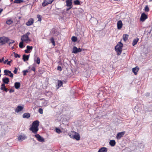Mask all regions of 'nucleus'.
Segmentation results:
<instances>
[{"instance_id":"f257e3e1","label":"nucleus","mask_w":152,"mask_h":152,"mask_svg":"<svg viewBox=\"0 0 152 152\" xmlns=\"http://www.w3.org/2000/svg\"><path fill=\"white\" fill-rule=\"evenodd\" d=\"M123 46V44L120 42L115 47V50L117 53L118 56L120 55L122 52V48Z\"/></svg>"},{"instance_id":"f03ea898","label":"nucleus","mask_w":152,"mask_h":152,"mask_svg":"<svg viewBox=\"0 0 152 152\" xmlns=\"http://www.w3.org/2000/svg\"><path fill=\"white\" fill-rule=\"evenodd\" d=\"M69 135L72 138L79 140L80 139V134L74 131L71 132L69 134Z\"/></svg>"},{"instance_id":"7ed1b4c3","label":"nucleus","mask_w":152,"mask_h":152,"mask_svg":"<svg viewBox=\"0 0 152 152\" xmlns=\"http://www.w3.org/2000/svg\"><path fill=\"white\" fill-rule=\"evenodd\" d=\"M21 39L22 41L25 42L27 43L31 41V39L29 38L28 36L27 35H23L21 36Z\"/></svg>"},{"instance_id":"20e7f679","label":"nucleus","mask_w":152,"mask_h":152,"mask_svg":"<svg viewBox=\"0 0 152 152\" xmlns=\"http://www.w3.org/2000/svg\"><path fill=\"white\" fill-rule=\"evenodd\" d=\"M9 40H10V39L7 37H0V42L1 45L5 44Z\"/></svg>"},{"instance_id":"39448f33","label":"nucleus","mask_w":152,"mask_h":152,"mask_svg":"<svg viewBox=\"0 0 152 152\" xmlns=\"http://www.w3.org/2000/svg\"><path fill=\"white\" fill-rule=\"evenodd\" d=\"M32 136H35L37 138L38 141L40 142H45V139L39 134H36L34 135H33Z\"/></svg>"},{"instance_id":"423d86ee","label":"nucleus","mask_w":152,"mask_h":152,"mask_svg":"<svg viewBox=\"0 0 152 152\" xmlns=\"http://www.w3.org/2000/svg\"><path fill=\"white\" fill-rule=\"evenodd\" d=\"M4 75L6 76H9L11 77H12L13 76V75L10 71L7 69H5L4 70Z\"/></svg>"},{"instance_id":"0eeeda50","label":"nucleus","mask_w":152,"mask_h":152,"mask_svg":"<svg viewBox=\"0 0 152 152\" xmlns=\"http://www.w3.org/2000/svg\"><path fill=\"white\" fill-rule=\"evenodd\" d=\"M38 127H36L31 126L29 130L31 131L34 134H37V133L38 131Z\"/></svg>"},{"instance_id":"6e6552de","label":"nucleus","mask_w":152,"mask_h":152,"mask_svg":"<svg viewBox=\"0 0 152 152\" xmlns=\"http://www.w3.org/2000/svg\"><path fill=\"white\" fill-rule=\"evenodd\" d=\"M82 49L80 48H77L76 47L74 46L73 48V50L72 51V53H77L78 52H80Z\"/></svg>"},{"instance_id":"1a4fd4ad","label":"nucleus","mask_w":152,"mask_h":152,"mask_svg":"<svg viewBox=\"0 0 152 152\" xmlns=\"http://www.w3.org/2000/svg\"><path fill=\"white\" fill-rule=\"evenodd\" d=\"M147 16L144 13H142L141 14L140 18V21L143 22L145 20L147 19Z\"/></svg>"},{"instance_id":"9d476101","label":"nucleus","mask_w":152,"mask_h":152,"mask_svg":"<svg viewBox=\"0 0 152 152\" xmlns=\"http://www.w3.org/2000/svg\"><path fill=\"white\" fill-rule=\"evenodd\" d=\"M125 132H122L118 133L116 136V137L117 139H120L125 134Z\"/></svg>"},{"instance_id":"9b49d317","label":"nucleus","mask_w":152,"mask_h":152,"mask_svg":"<svg viewBox=\"0 0 152 152\" xmlns=\"http://www.w3.org/2000/svg\"><path fill=\"white\" fill-rule=\"evenodd\" d=\"M34 22V19L32 18H30L29 19L28 22L26 23V24L27 26H29L32 25Z\"/></svg>"},{"instance_id":"f8f14e48","label":"nucleus","mask_w":152,"mask_h":152,"mask_svg":"<svg viewBox=\"0 0 152 152\" xmlns=\"http://www.w3.org/2000/svg\"><path fill=\"white\" fill-rule=\"evenodd\" d=\"M27 138V137L26 135L23 134L22 135H20L18 137V140L22 141Z\"/></svg>"},{"instance_id":"ddd939ff","label":"nucleus","mask_w":152,"mask_h":152,"mask_svg":"<svg viewBox=\"0 0 152 152\" xmlns=\"http://www.w3.org/2000/svg\"><path fill=\"white\" fill-rule=\"evenodd\" d=\"M39 121H35L33 122L32 126L38 127L39 126Z\"/></svg>"},{"instance_id":"4468645a","label":"nucleus","mask_w":152,"mask_h":152,"mask_svg":"<svg viewBox=\"0 0 152 152\" xmlns=\"http://www.w3.org/2000/svg\"><path fill=\"white\" fill-rule=\"evenodd\" d=\"M123 24L121 20H119L117 23V28L118 29H121L122 27Z\"/></svg>"},{"instance_id":"2eb2a0df","label":"nucleus","mask_w":152,"mask_h":152,"mask_svg":"<svg viewBox=\"0 0 152 152\" xmlns=\"http://www.w3.org/2000/svg\"><path fill=\"white\" fill-rule=\"evenodd\" d=\"M30 55H26L24 54L23 56V59L24 61H28V60L29 58V57Z\"/></svg>"},{"instance_id":"dca6fc26","label":"nucleus","mask_w":152,"mask_h":152,"mask_svg":"<svg viewBox=\"0 0 152 152\" xmlns=\"http://www.w3.org/2000/svg\"><path fill=\"white\" fill-rule=\"evenodd\" d=\"M23 107L21 106H18L15 109V111L16 112L18 113L21 111L23 109Z\"/></svg>"},{"instance_id":"f3484780","label":"nucleus","mask_w":152,"mask_h":152,"mask_svg":"<svg viewBox=\"0 0 152 152\" xmlns=\"http://www.w3.org/2000/svg\"><path fill=\"white\" fill-rule=\"evenodd\" d=\"M2 81L4 84H8L9 82V79L8 78L5 77L3 78Z\"/></svg>"},{"instance_id":"a211bd4d","label":"nucleus","mask_w":152,"mask_h":152,"mask_svg":"<svg viewBox=\"0 0 152 152\" xmlns=\"http://www.w3.org/2000/svg\"><path fill=\"white\" fill-rule=\"evenodd\" d=\"M66 5L67 7H72V0H66Z\"/></svg>"},{"instance_id":"6ab92c4d","label":"nucleus","mask_w":152,"mask_h":152,"mask_svg":"<svg viewBox=\"0 0 152 152\" xmlns=\"http://www.w3.org/2000/svg\"><path fill=\"white\" fill-rule=\"evenodd\" d=\"M107 149L105 147H102L99 149L98 152H107Z\"/></svg>"},{"instance_id":"aec40b11","label":"nucleus","mask_w":152,"mask_h":152,"mask_svg":"<svg viewBox=\"0 0 152 152\" xmlns=\"http://www.w3.org/2000/svg\"><path fill=\"white\" fill-rule=\"evenodd\" d=\"M22 116L23 118H28L30 116V114L28 113H25L23 114Z\"/></svg>"},{"instance_id":"412c9836","label":"nucleus","mask_w":152,"mask_h":152,"mask_svg":"<svg viewBox=\"0 0 152 152\" xmlns=\"http://www.w3.org/2000/svg\"><path fill=\"white\" fill-rule=\"evenodd\" d=\"M139 68L138 67H136L135 68H133L132 69V71L134 73L135 75L137 74V72L138 71Z\"/></svg>"},{"instance_id":"4be33fe9","label":"nucleus","mask_w":152,"mask_h":152,"mask_svg":"<svg viewBox=\"0 0 152 152\" xmlns=\"http://www.w3.org/2000/svg\"><path fill=\"white\" fill-rule=\"evenodd\" d=\"M20 84L19 82H15V83L14 86L16 89H19L20 86Z\"/></svg>"},{"instance_id":"5701e85b","label":"nucleus","mask_w":152,"mask_h":152,"mask_svg":"<svg viewBox=\"0 0 152 152\" xmlns=\"http://www.w3.org/2000/svg\"><path fill=\"white\" fill-rule=\"evenodd\" d=\"M128 37V35L127 34H124L123 36V39L125 42H126L127 40Z\"/></svg>"},{"instance_id":"b1692460","label":"nucleus","mask_w":152,"mask_h":152,"mask_svg":"<svg viewBox=\"0 0 152 152\" xmlns=\"http://www.w3.org/2000/svg\"><path fill=\"white\" fill-rule=\"evenodd\" d=\"M116 142L114 140H111L109 142L110 145L111 146H114L115 145Z\"/></svg>"},{"instance_id":"393cba45","label":"nucleus","mask_w":152,"mask_h":152,"mask_svg":"<svg viewBox=\"0 0 152 152\" xmlns=\"http://www.w3.org/2000/svg\"><path fill=\"white\" fill-rule=\"evenodd\" d=\"M139 40V39L138 38L134 39L133 42H132V45L133 46H134L135 45H136L138 41Z\"/></svg>"},{"instance_id":"a878e982","label":"nucleus","mask_w":152,"mask_h":152,"mask_svg":"<svg viewBox=\"0 0 152 152\" xmlns=\"http://www.w3.org/2000/svg\"><path fill=\"white\" fill-rule=\"evenodd\" d=\"M34 61L38 64H39L40 63V58L39 57H37V59L35 58H34Z\"/></svg>"},{"instance_id":"bb28decb","label":"nucleus","mask_w":152,"mask_h":152,"mask_svg":"<svg viewBox=\"0 0 152 152\" xmlns=\"http://www.w3.org/2000/svg\"><path fill=\"white\" fill-rule=\"evenodd\" d=\"M48 0H44V2L42 3V6L43 7H45L48 4V3L47 2V1Z\"/></svg>"},{"instance_id":"cd10ccee","label":"nucleus","mask_w":152,"mask_h":152,"mask_svg":"<svg viewBox=\"0 0 152 152\" xmlns=\"http://www.w3.org/2000/svg\"><path fill=\"white\" fill-rule=\"evenodd\" d=\"M63 84V82L61 80H58V88H59V87L61 86Z\"/></svg>"},{"instance_id":"c85d7f7f","label":"nucleus","mask_w":152,"mask_h":152,"mask_svg":"<svg viewBox=\"0 0 152 152\" xmlns=\"http://www.w3.org/2000/svg\"><path fill=\"white\" fill-rule=\"evenodd\" d=\"M23 2V0H15L14 1V3H15L19 4Z\"/></svg>"},{"instance_id":"c756f323","label":"nucleus","mask_w":152,"mask_h":152,"mask_svg":"<svg viewBox=\"0 0 152 152\" xmlns=\"http://www.w3.org/2000/svg\"><path fill=\"white\" fill-rule=\"evenodd\" d=\"M33 48V47L32 46L27 45L26 46V48L29 51H30V52L32 50Z\"/></svg>"},{"instance_id":"7c9ffc66","label":"nucleus","mask_w":152,"mask_h":152,"mask_svg":"<svg viewBox=\"0 0 152 152\" xmlns=\"http://www.w3.org/2000/svg\"><path fill=\"white\" fill-rule=\"evenodd\" d=\"M23 42L22 41L21 42H20L19 45V47L21 48H23Z\"/></svg>"},{"instance_id":"2f4dec72","label":"nucleus","mask_w":152,"mask_h":152,"mask_svg":"<svg viewBox=\"0 0 152 152\" xmlns=\"http://www.w3.org/2000/svg\"><path fill=\"white\" fill-rule=\"evenodd\" d=\"M13 22L10 19L6 21V23L8 25H10L13 23Z\"/></svg>"},{"instance_id":"473e14b6","label":"nucleus","mask_w":152,"mask_h":152,"mask_svg":"<svg viewBox=\"0 0 152 152\" xmlns=\"http://www.w3.org/2000/svg\"><path fill=\"white\" fill-rule=\"evenodd\" d=\"M72 41L74 42H76L77 41V38L75 36H73L71 38Z\"/></svg>"},{"instance_id":"72a5a7b5","label":"nucleus","mask_w":152,"mask_h":152,"mask_svg":"<svg viewBox=\"0 0 152 152\" xmlns=\"http://www.w3.org/2000/svg\"><path fill=\"white\" fill-rule=\"evenodd\" d=\"M13 53L14 54V56L15 58L18 57L19 58L20 57V55L16 53H15V52H13Z\"/></svg>"},{"instance_id":"f704fd0d","label":"nucleus","mask_w":152,"mask_h":152,"mask_svg":"<svg viewBox=\"0 0 152 152\" xmlns=\"http://www.w3.org/2000/svg\"><path fill=\"white\" fill-rule=\"evenodd\" d=\"M50 41L52 43L53 45L54 46L55 45V42L53 38L51 37L50 39Z\"/></svg>"},{"instance_id":"c9c22d12","label":"nucleus","mask_w":152,"mask_h":152,"mask_svg":"<svg viewBox=\"0 0 152 152\" xmlns=\"http://www.w3.org/2000/svg\"><path fill=\"white\" fill-rule=\"evenodd\" d=\"M74 3L75 5H79L80 4V2L78 0H76L74 1Z\"/></svg>"},{"instance_id":"e433bc0d","label":"nucleus","mask_w":152,"mask_h":152,"mask_svg":"<svg viewBox=\"0 0 152 152\" xmlns=\"http://www.w3.org/2000/svg\"><path fill=\"white\" fill-rule=\"evenodd\" d=\"M5 88V85L4 83L2 84L0 89L1 90H3L4 88Z\"/></svg>"},{"instance_id":"4c0bfd02","label":"nucleus","mask_w":152,"mask_h":152,"mask_svg":"<svg viewBox=\"0 0 152 152\" xmlns=\"http://www.w3.org/2000/svg\"><path fill=\"white\" fill-rule=\"evenodd\" d=\"M144 10L145 12H148L149 11V9L147 5L145 6Z\"/></svg>"},{"instance_id":"58836bf2","label":"nucleus","mask_w":152,"mask_h":152,"mask_svg":"<svg viewBox=\"0 0 152 152\" xmlns=\"http://www.w3.org/2000/svg\"><path fill=\"white\" fill-rule=\"evenodd\" d=\"M56 131L57 133L58 134H60L61 132V131L60 129L58 128H56Z\"/></svg>"},{"instance_id":"ea45409f","label":"nucleus","mask_w":152,"mask_h":152,"mask_svg":"<svg viewBox=\"0 0 152 152\" xmlns=\"http://www.w3.org/2000/svg\"><path fill=\"white\" fill-rule=\"evenodd\" d=\"M28 70H24L23 71V75H26V73L28 72Z\"/></svg>"},{"instance_id":"a19ab883","label":"nucleus","mask_w":152,"mask_h":152,"mask_svg":"<svg viewBox=\"0 0 152 152\" xmlns=\"http://www.w3.org/2000/svg\"><path fill=\"white\" fill-rule=\"evenodd\" d=\"M38 112L41 114L43 113V110L42 108H39L38 110Z\"/></svg>"},{"instance_id":"79ce46f5","label":"nucleus","mask_w":152,"mask_h":152,"mask_svg":"<svg viewBox=\"0 0 152 152\" xmlns=\"http://www.w3.org/2000/svg\"><path fill=\"white\" fill-rule=\"evenodd\" d=\"M37 18H38V21H41V16L40 15H38L37 16Z\"/></svg>"},{"instance_id":"37998d69","label":"nucleus","mask_w":152,"mask_h":152,"mask_svg":"<svg viewBox=\"0 0 152 152\" xmlns=\"http://www.w3.org/2000/svg\"><path fill=\"white\" fill-rule=\"evenodd\" d=\"M48 103L47 101H44V102H43V105L44 106H46L47 105Z\"/></svg>"},{"instance_id":"c03bdc74","label":"nucleus","mask_w":152,"mask_h":152,"mask_svg":"<svg viewBox=\"0 0 152 152\" xmlns=\"http://www.w3.org/2000/svg\"><path fill=\"white\" fill-rule=\"evenodd\" d=\"M57 70L60 71H61L62 70L61 67V66H58L57 68Z\"/></svg>"},{"instance_id":"a18cd8bd","label":"nucleus","mask_w":152,"mask_h":152,"mask_svg":"<svg viewBox=\"0 0 152 152\" xmlns=\"http://www.w3.org/2000/svg\"><path fill=\"white\" fill-rule=\"evenodd\" d=\"M17 70H18V69H17V68H15V69H14V71H13V72H14L15 74H16V73H17Z\"/></svg>"},{"instance_id":"49530a36","label":"nucleus","mask_w":152,"mask_h":152,"mask_svg":"<svg viewBox=\"0 0 152 152\" xmlns=\"http://www.w3.org/2000/svg\"><path fill=\"white\" fill-rule=\"evenodd\" d=\"M10 42L9 43V45H10L11 44H12L15 41L13 40H10Z\"/></svg>"},{"instance_id":"de8ad7c7","label":"nucleus","mask_w":152,"mask_h":152,"mask_svg":"<svg viewBox=\"0 0 152 152\" xmlns=\"http://www.w3.org/2000/svg\"><path fill=\"white\" fill-rule=\"evenodd\" d=\"M54 0H49L47 2L48 4H51Z\"/></svg>"},{"instance_id":"09e8293b","label":"nucleus","mask_w":152,"mask_h":152,"mask_svg":"<svg viewBox=\"0 0 152 152\" xmlns=\"http://www.w3.org/2000/svg\"><path fill=\"white\" fill-rule=\"evenodd\" d=\"M25 53H28L30 52V51H29L28 49H27L26 50H25Z\"/></svg>"},{"instance_id":"8fccbe9b","label":"nucleus","mask_w":152,"mask_h":152,"mask_svg":"<svg viewBox=\"0 0 152 152\" xmlns=\"http://www.w3.org/2000/svg\"><path fill=\"white\" fill-rule=\"evenodd\" d=\"M4 57L2 58L1 59L0 58V63L2 62L3 61H4Z\"/></svg>"},{"instance_id":"3c124183","label":"nucleus","mask_w":152,"mask_h":152,"mask_svg":"<svg viewBox=\"0 0 152 152\" xmlns=\"http://www.w3.org/2000/svg\"><path fill=\"white\" fill-rule=\"evenodd\" d=\"M30 34V33L29 32H27L26 34H25V35H27L28 36V35H29Z\"/></svg>"},{"instance_id":"603ef678","label":"nucleus","mask_w":152,"mask_h":152,"mask_svg":"<svg viewBox=\"0 0 152 152\" xmlns=\"http://www.w3.org/2000/svg\"><path fill=\"white\" fill-rule=\"evenodd\" d=\"M14 91V90H13L12 89H10V93H11L12 92H13Z\"/></svg>"},{"instance_id":"864d4df0","label":"nucleus","mask_w":152,"mask_h":152,"mask_svg":"<svg viewBox=\"0 0 152 152\" xmlns=\"http://www.w3.org/2000/svg\"><path fill=\"white\" fill-rule=\"evenodd\" d=\"M3 90L5 92H7L8 91V89L5 88H4V89Z\"/></svg>"},{"instance_id":"5fc2aeb1","label":"nucleus","mask_w":152,"mask_h":152,"mask_svg":"<svg viewBox=\"0 0 152 152\" xmlns=\"http://www.w3.org/2000/svg\"><path fill=\"white\" fill-rule=\"evenodd\" d=\"M69 7V8H67V9H66V11H68V10H69L70 9H71V8H72V7Z\"/></svg>"},{"instance_id":"6e6d98bb","label":"nucleus","mask_w":152,"mask_h":152,"mask_svg":"<svg viewBox=\"0 0 152 152\" xmlns=\"http://www.w3.org/2000/svg\"><path fill=\"white\" fill-rule=\"evenodd\" d=\"M12 61H8V62L7 63V64L8 65H10V63Z\"/></svg>"},{"instance_id":"4d7b16f0","label":"nucleus","mask_w":152,"mask_h":152,"mask_svg":"<svg viewBox=\"0 0 152 152\" xmlns=\"http://www.w3.org/2000/svg\"><path fill=\"white\" fill-rule=\"evenodd\" d=\"M35 68L34 67H32L31 69V70L32 71H35Z\"/></svg>"},{"instance_id":"13d9d810","label":"nucleus","mask_w":152,"mask_h":152,"mask_svg":"<svg viewBox=\"0 0 152 152\" xmlns=\"http://www.w3.org/2000/svg\"><path fill=\"white\" fill-rule=\"evenodd\" d=\"M8 61V60L7 59V60H5V61H4V64H5L6 63L7 61Z\"/></svg>"},{"instance_id":"bf43d9fd","label":"nucleus","mask_w":152,"mask_h":152,"mask_svg":"<svg viewBox=\"0 0 152 152\" xmlns=\"http://www.w3.org/2000/svg\"><path fill=\"white\" fill-rule=\"evenodd\" d=\"M3 9L1 8H0V14L1 13V12L2 11Z\"/></svg>"},{"instance_id":"052dcab7","label":"nucleus","mask_w":152,"mask_h":152,"mask_svg":"<svg viewBox=\"0 0 152 152\" xmlns=\"http://www.w3.org/2000/svg\"><path fill=\"white\" fill-rule=\"evenodd\" d=\"M14 48H15V47H14V46H13V47H12V49H14Z\"/></svg>"},{"instance_id":"680f3d73","label":"nucleus","mask_w":152,"mask_h":152,"mask_svg":"<svg viewBox=\"0 0 152 152\" xmlns=\"http://www.w3.org/2000/svg\"><path fill=\"white\" fill-rule=\"evenodd\" d=\"M152 1V0H149V1Z\"/></svg>"},{"instance_id":"e2e57ef3","label":"nucleus","mask_w":152,"mask_h":152,"mask_svg":"<svg viewBox=\"0 0 152 152\" xmlns=\"http://www.w3.org/2000/svg\"><path fill=\"white\" fill-rule=\"evenodd\" d=\"M13 0H11V1H12Z\"/></svg>"},{"instance_id":"0e129e2a","label":"nucleus","mask_w":152,"mask_h":152,"mask_svg":"<svg viewBox=\"0 0 152 152\" xmlns=\"http://www.w3.org/2000/svg\"><path fill=\"white\" fill-rule=\"evenodd\" d=\"M1 75L0 74V77H1Z\"/></svg>"},{"instance_id":"69168bd1","label":"nucleus","mask_w":152,"mask_h":152,"mask_svg":"<svg viewBox=\"0 0 152 152\" xmlns=\"http://www.w3.org/2000/svg\"><path fill=\"white\" fill-rule=\"evenodd\" d=\"M1 1V0H0V1Z\"/></svg>"}]
</instances>
